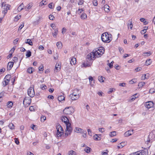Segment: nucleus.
<instances>
[{
  "label": "nucleus",
  "instance_id": "obj_1",
  "mask_svg": "<svg viewBox=\"0 0 155 155\" xmlns=\"http://www.w3.org/2000/svg\"><path fill=\"white\" fill-rule=\"evenodd\" d=\"M103 54L97 50L93 51L89 54L87 57V61L83 65L85 67L90 66L92 64L93 61L96 58L101 57Z\"/></svg>",
  "mask_w": 155,
  "mask_h": 155
},
{
  "label": "nucleus",
  "instance_id": "obj_2",
  "mask_svg": "<svg viewBox=\"0 0 155 155\" xmlns=\"http://www.w3.org/2000/svg\"><path fill=\"white\" fill-rule=\"evenodd\" d=\"M111 34H108L107 33H103L101 36L102 41L104 42L109 43L112 40Z\"/></svg>",
  "mask_w": 155,
  "mask_h": 155
},
{
  "label": "nucleus",
  "instance_id": "obj_3",
  "mask_svg": "<svg viewBox=\"0 0 155 155\" xmlns=\"http://www.w3.org/2000/svg\"><path fill=\"white\" fill-rule=\"evenodd\" d=\"M56 129L57 130V136L58 137H60L63 134L64 130L59 123H58L56 124Z\"/></svg>",
  "mask_w": 155,
  "mask_h": 155
},
{
  "label": "nucleus",
  "instance_id": "obj_4",
  "mask_svg": "<svg viewBox=\"0 0 155 155\" xmlns=\"http://www.w3.org/2000/svg\"><path fill=\"white\" fill-rule=\"evenodd\" d=\"M74 111V108L71 107H66L63 110L64 113L66 115L72 114Z\"/></svg>",
  "mask_w": 155,
  "mask_h": 155
},
{
  "label": "nucleus",
  "instance_id": "obj_5",
  "mask_svg": "<svg viewBox=\"0 0 155 155\" xmlns=\"http://www.w3.org/2000/svg\"><path fill=\"white\" fill-rule=\"evenodd\" d=\"M66 132L65 133V136L67 137L68 136V135H70L71 134L72 131V128L71 126V124L70 123L66 124Z\"/></svg>",
  "mask_w": 155,
  "mask_h": 155
},
{
  "label": "nucleus",
  "instance_id": "obj_6",
  "mask_svg": "<svg viewBox=\"0 0 155 155\" xmlns=\"http://www.w3.org/2000/svg\"><path fill=\"white\" fill-rule=\"evenodd\" d=\"M75 91L78 92V90H74V91L70 95V97L72 100H75L78 99L79 97V94H77L75 92Z\"/></svg>",
  "mask_w": 155,
  "mask_h": 155
},
{
  "label": "nucleus",
  "instance_id": "obj_7",
  "mask_svg": "<svg viewBox=\"0 0 155 155\" xmlns=\"http://www.w3.org/2000/svg\"><path fill=\"white\" fill-rule=\"evenodd\" d=\"M31 102V99L29 97H25L24 99L23 104L27 107L29 106Z\"/></svg>",
  "mask_w": 155,
  "mask_h": 155
},
{
  "label": "nucleus",
  "instance_id": "obj_8",
  "mask_svg": "<svg viewBox=\"0 0 155 155\" xmlns=\"http://www.w3.org/2000/svg\"><path fill=\"white\" fill-rule=\"evenodd\" d=\"M28 95L31 97H33L35 95V93L33 87H30L28 90Z\"/></svg>",
  "mask_w": 155,
  "mask_h": 155
},
{
  "label": "nucleus",
  "instance_id": "obj_9",
  "mask_svg": "<svg viewBox=\"0 0 155 155\" xmlns=\"http://www.w3.org/2000/svg\"><path fill=\"white\" fill-rule=\"evenodd\" d=\"M149 140H155V130H153L150 132L149 135Z\"/></svg>",
  "mask_w": 155,
  "mask_h": 155
},
{
  "label": "nucleus",
  "instance_id": "obj_10",
  "mask_svg": "<svg viewBox=\"0 0 155 155\" xmlns=\"http://www.w3.org/2000/svg\"><path fill=\"white\" fill-rule=\"evenodd\" d=\"M129 155H147V153L146 152L138 151L130 153Z\"/></svg>",
  "mask_w": 155,
  "mask_h": 155
},
{
  "label": "nucleus",
  "instance_id": "obj_11",
  "mask_svg": "<svg viewBox=\"0 0 155 155\" xmlns=\"http://www.w3.org/2000/svg\"><path fill=\"white\" fill-rule=\"evenodd\" d=\"M144 105L146 107L149 109L153 106L154 103L152 101H149L145 102L144 104Z\"/></svg>",
  "mask_w": 155,
  "mask_h": 155
},
{
  "label": "nucleus",
  "instance_id": "obj_12",
  "mask_svg": "<svg viewBox=\"0 0 155 155\" xmlns=\"http://www.w3.org/2000/svg\"><path fill=\"white\" fill-rule=\"evenodd\" d=\"M61 119L62 122H64L65 124L70 123L69 122V120L68 118L65 116H62L61 118Z\"/></svg>",
  "mask_w": 155,
  "mask_h": 155
},
{
  "label": "nucleus",
  "instance_id": "obj_13",
  "mask_svg": "<svg viewBox=\"0 0 155 155\" xmlns=\"http://www.w3.org/2000/svg\"><path fill=\"white\" fill-rule=\"evenodd\" d=\"M14 63L12 62H9L7 65V70H10L13 65Z\"/></svg>",
  "mask_w": 155,
  "mask_h": 155
},
{
  "label": "nucleus",
  "instance_id": "obj_14",
  "mask_svg": "<svg viewBox=\"0 0 155 155\" xmlns=\"http://www.w3.org/2000/svg\"><path fill=\"white\" fill-rule=\"evenodd\" d=\"M2 7H4V10H7L9 9L10 5L8 4H5L4 2H3L2 4Z\"/></svg>",
  "mask_w": 155,
  "mask_h": 155
},
{
  "label": "nucleus",
  "instance_id": "obj_15",
  "mask_svg": "<svg viewBox=\"0 0 155 155\" xmlns=\"http://www.w3.org/2000/svg\"><path fill=\"white\" fill-rule=\"evenodd\" d=\"M133 130H130L125 132L124 134L125 137H128L132 135Z\"/></svg>",
  "mask_w": 155,
  "mask_h": 155
},
{
  "label": "nucleus",
  "instance_id": "obj_16",
  "mask_svg": "<svg viewBox=\"0 0 155 155\" xmlns=\"http://www.w3.org/2000/svg\"><path fill=\"white\" fill-rule=\"evenodd\" d=\"M61 68V66L59 64H56L54 70V71L57 72L60 70Z\"/></svg>",
  "mask_w": 155,
  "mask_h": 155
},
{
  "label": "nucleus",
  "instance_id": "obj_17",
  "mask_svg": "<svg viewBox=\"0 0 155 155\" xmlns=\"http://www.w3.org/2000/svg\"><path fill=\"white\" fill-rule=\"evenodd\" d=\"M9 80H8L7 78H4V81L2 82V84L3 86L4 87L6 85H7L9 82Z\"/></svg>",
  "mask_w": 155,
  "mask_h": 155
},
{
  "label": "nucleus",
  "instance_id": "obj_18",
  "mask_svg": "<svg viewBox=\"0 0 155 155\" xmlns=\"http://www.w3.org/2000/svg\"><path fill=\"white\" fill-rule=\"evenodd\" d=\"M71 64H75L76 62V58L74 57H72L70 61Z\"/></svg>",
  "mask_w": 155,
  "mask_h": 155
},
{
  "label": "nucleus",
  "instance_id": "obj_19",
  "mask_svg": "<svg viewBox=\"0 0 155 155\" xmlns=\"http://www.w3.org/2000/svg\"><path fill=\"white\" fill-rule=\"evenodd\" d=\"M65 97L64 96V94H62V95H60L58 97V100L59 101H61L64 100Z\"/></svg>",
  "mask_w": 155,
  "mask_h": 155
},
{
  "label": "nucleus",
  "instance_id": "obj_20",
  "mask_svg": "<svg viewBox=\"0 0 155 155\" xmlns=\"http://www.w3.org/2000/svg\"><path fill=\"white\" fill-rule=\"evenodd\" d=\"M98 135H99V136H100L101 135H98L96 134L94 136V139L95 140H101V138L100 137L98 136Z\"/></svg>",
  "mask_w": 155,
  "mask_h": 155
},
{
  "label": "nucleus",
  "instance_id": "obj_21",
  "mask_svg": "<svg viewBox=\"0 0 155 155\" xmlns=\"http://www.w3.org/2000/svg\"><path fill=\"white\" fill-rule=\"evenodd\" d=\"M97 51L103 54L104 52V49L103 47H101L99 48Z\"/></svg>",
  "mask_w": 155,
  "mask_h": 155
},
{
  "label": "nucleus",
  "instance_id": "obj_22",
  "mask_svg": "<svg viewBox=\"0 0 155 155\" xmlns=\"http://www.w3.org/2000/svg\"><path fill=\"white\" fill-rule=\"evenodd\" d=\"M74 131L77 133H82L83 132L82 130L78 127H76Z\"/></svg>",
  "mask_w": 155,
  "mask_h": 155
},
{
  "label": "nucleus",
  "instance_id": "obj_23",
  "mask_svg": "<svg viewBox=\"0 0 155 155\" xmlns=\"http://www.w3.org/2000/svg\"><path fill=\"white\" fill-rule=\"evenodd\" d=\"M24 4L23 3L21 4L18 7L17 10L18 11L20 12L23 8Z\"/></svg>",
  "mask_w": 155,
  "mask_h": 155
},
{
  "label": "nucleus",
  "instance_id": "obj_24",
  "mask_svg": "<svg viewBox=\"0 0 155 155\" xmlns=\"http://www.w3.org/2000/svg\"><path fill=\"white\" fill-rule=\"evenodd\" d=\"M26 44H28L32 46L33 45L31 39H27V41L25 42Z\"/></svg>",
  "mask_w": 155,
  "mask_h": 155
},
{
  "label": "nucleus",
  "instance_id": "obj_25",
  "mask_svg": "<svg viewBox=\"0 0 155 155\" xmlns=\"http://www.w3.org/2000/svg\"><path fill=\"white\" fill-rule=\"evenodd\" d=\"M109 6L106 5L104 6V10L105 12H109L110 11V9H109Z\"/></svg>",
  "mask_w": 155,
  "mask_h": 155
},
{
  "label": "nucleus",
  "instance_id": "obj_26",
  "mask_svg": "<svg viewBox=\"0 0 155 155\" xmlns=\"http://www.w3.org/2000/svg\"><path fill=\"white\" fill-rule=\"evenodd\" d=\"M146 83L145 82L141 81L139 83L138 85L139 86V88H141Z\"/></svg>",
  "mask_w": 155,
  "mask_h": 155
},
{
  "label": "nucleus",
  "instance_id": "obj_27",
  "mask_svg": "<svg viewBox=\"0 0 155 155\" xmlns=\"http://www.w3.org/2000/svg\"><path fill=\"white\" fill-rule=\"evenodd\" d=\"M62 43L61 42H58L56 44V45L58 48H62Z\"/></svg>",
  "mask_w": 155,
  "mask_h": 155
},
{
  "label": "nucleus",
  "instance_id": "obj_28",
  "mask_svg": "<svg viewBox=\"0 0 155 155\" xmlns=\"http://www.w3.org/2000/svg\"><path fill=\"white\" fill-rule=\"evenodd\" d=\"M58 32V28H57L55 29L54 32L53 33H52L53 36L54 37H56V35L57 34Z\"/></svg>",
  "mask_w": 155,
  "mask_h": 155
},
{
  "label": "nucleus",
  "instance_id": "obj_29",
  "mask_svg": "<svg viewBox=\"0 0 155 155\" xmlns=\"http://www.w3.org/2000/svg\"><path fill=\"white\" fill-rule=\"evenodd\" d=\"M151 61L150 59H149L146 61L145 62V64L146 65H148L151 64Z\"/></svg>",
  "mask_w": 155,
  "mask_h": 155
},
{
  "label": "nucleus",
  "instance_id": "obj_30",
  "mask_svg": "<svg viewBox=\"0 0 155 155\" xmlns=\"http://www.w3.org/2000/svg\"><path fill=\"white\" fill-rule=\"evenodd\" d=\"M130 23V24L128 23L127 24V26L128 28H130V29L131 30L132 29L133 25L132 23V22L131 21H129Z\"/></svg>",
  "mask_w": 155,
  "mask_h": 155
},
{
  "label": "nucleus",
  "instance_id": "obj_31",
  "mask_svg": "<svg viewBox=\"0 0 155 155\" xmlns=\"http://www.w3.org/2000/svg\"><path fill=\"white\" fill-rule=\"evenodd\" d=\"M151 54V53L150 52V51L146 52H144L143 53V55L144 56H150Z\"/></svg>",
  "mask_w": 155,
  "mask_h": 155
},
{
  "label": "nucleus",
  "instance_id": "obj_32",
  "mask_svg": "<svg viewBox=\"0 0 155 155\" xmlns=\"http://www.w3.org/2000/svg\"><path fill=\"white\" fill-rule=\"evenodd\" d=\"M13 104L12 101H8L7 103V106L8 107H12Z\"/></svg>",
  "mask_w": 155,
  "mask_h": 155
},
{
  "label": "nucleus",
  "instance_id": "obj_33",
  "mask_svg": "<svg viewBox=\"0 0 155 155\" xmlns=\"http://www.w3.org/2000/svg\"><path fill=\"white\" fill-rule=\"evenodd\" d=\"M91 149L88 147H86V148L84 149V151L87 153H88L90 152V150Z\"/></svg>",
  "mask_w": 155,
  "mask_h": 155
},
{
  "label": "nucleus",
  "instance_id": "obj_34",
  "mask_svg": "<svg viewBox=\"0 0 155 155\" xmlns=\"http://www.w3.org/2000/svg\"><path fill=\"white\" fill-rule=\"evenodd\" d=\"M32 68L31 67L28 68L27 69V72L29 74L32 73Z\"/></svg>",
  "mask_w": 155,
  "mask_h": 155
},
{
  "label": "nucleus",
  "instance_id": "obj_35",
  "mask_svg": "<svg viewBox=\"0 0 155 155\" xmlns=\"http://www.w3.org/2000/svg\"><path fill=\"white\" fill-rule=\"evenodd\" d=\"M31 52L28 50L27 51V53L26 54V56L28 58L29 57L31 56Z\"/></svg>",
  "mask_w": 155,
  "mask_h": 155
},
{
  "label": "nucleus",
  "instance_id": "obj_36",
  "mask_svg": "<svg viewBox=\"0 0 155 155\" xmlns=\"http://www.w3.org/2000/svg\"><path fill=\"white\" fill-rule=\"evenodd\" d=\"M89 80L90 85L91 86H92V82L93 81V78H92V77L90 76L89 77Z\"/></svg>",
  "mask_w": 155,
  "mask_h": 155
},
{
  "label": "nucleus",
  "instance_id": "obj_37",
  "mask_svg": "<svg viewBox=\"0 0 155 155\" xmlns=\"http://www.w3.org/2000/svg\"><path fill=\"white\" fill-rule=\"evenodd\" d=\"M8 127L11 129H14V125L12 123H10L8 125Z\"/></svg>",
  "mask_w": 155,
  "mask_h": 155
},
{
  "label": "nucleus",
  "instance_id": "obj_38",
  "mask_svg": "<svg viewBox=\"0 0 155 155\" xmlns=\"http://www.w3.org/2000/svg\"><path fill=\"white\" fill-rule=\"evenodd\" d=\"M103 78L105 79L104 78L101 76V77H98V79L100 82H104V80H103Z\"/></svg>",
  "mask_w": 155,
  "mask_h": 155
},
{
  "label": "nucleus",
  "instance_id": "obj_39",
  "mask_svg": "<svg viewBox=\"0 0 155 155\" xmlns=\"http://www.w3.org/2000/svg\"><path fill=\"white\" fill-rule=\"evenodd\" d=\"M147 74H145L144 75H143L141 77V80H144L145 79H148V76L147 77H146Z\"/></svg>",
  "mask_w": 155,
  "mask_h": 155
},
{
  "label": "nucleus",
  "instance_id": "obj_40",
  "mask_svg": "<svg viewBox=\"0 0 155 155\" xmlns=\"http://www.w3.org/2000/svg\"><path fill=\"white\" fill-rule=\"evenodd\" d=\"M116 135V133L115 131H113L110 133V137H113Z\"/></svg>",
  "mask_w": 155,
  "mask_h": 155
},
{
  "label": "nucleus",
  "instance_id": "obj_41",
  "mask_svg": "<svg viewBox=\"0 0 155 155\" xmlns=\"http://www.w3.org/2000/svg\"><path fill=\"white\" fill-rule=\"evenodd\" d=\"M4 92H2L0 93V102L2 100V97L4 96Z\"/></svg>",
  "mask_w": 155,
  "mask_h": 155
},
{
  "label": "nucleus",
  "instance_id": "obj_42",
  "mask_svg": "<svg viewBox=\"0 0 155 155\" xmlns=\"http://www.w3.org/2000/svg\"><path fill=\"white\" fill-rule=\"evenodd\" d=\"M32 3H29L28 4V7L27 8V9L26 10V11H27L28 10L30 9L32 6Z\"/></svg>",
  "mask_w": 155,
  "mask_h": 155
},
{
  "label": "nucleus",
  "instance_id": "obj_43",
  "mask_svg": "<svg viewBox=\"0 0 155 155\" xmlns=\"http://www.w3.org/2000/svg\"><path fill=\"white\" fill-rule=\"evenodd\" d=\"M133 97H135V98H132L131 99V100L132 101L134 100L136 98H137L138 97V96L137 94H136L133 95Z\"/></svg>",
  "mask_w": 155,
  "mask_h": 155
},
{
  "label": "nucleus",
  "instance_id": "obj_44",
  "mask_svg": "<svg viewBox=\"0 0 155 155\" xmlns=\"http://www.w3.org/2000/svg\"><path fill=\"white\" fill-rule=\"evenodd\" d=\"M41 121L44 122L46 120V117L44 116H42L41 118Z\"/></svg>",
  "mask_w": 155,
  "mask_h": 155
},
{
  "label": "nucleus",
  "instance_id": "obj_45",
  "mask_svg": "<svg viewBox=\"0 0 155 155\" xmlns=\"http://www.w3.org/2000/svg\"><path fill=\"white\" fill-rule=\"evenodd\" d=\"M47 87V86L44 84H42L41 86V88L43 90L46 89Z\"/></svg>",
  "mask_w": 155,
  "mask_h": 155
},
{
  "label": "nucleus",
  "instance_id": "obj_46",
  "mask_svg": "<svg viewBox=\"0 0 155 155\" xmlns=\"http://www.w3.org/2000/svg\"><path fill=\"white\" fill-rule=\"evenodd\" d=\"M75 155V154L74 151L73 150H71L69 152L68 155Z\"/></svg>",
  "mask_w": 155,
  "mask_h": 155
},
{
  "label": "nucleus",
  "instance_id": "obj_47",
  "mask_svg": "<svg viewBox=\"0 0 155 155\" xmlns=\"http://www.w3.org/2000/svg\"><path fill=\"white\" fill-rule=\"evenodd\" d=\"M87 18V15L86 14H82L81 15V18L85 19Z\"/></svg>",
  "mask_w": 155,
  "mask_h": 155
},
{
  "label": "nucleus",
  "instance_id": "obj_48",
  "mask_svg": "<svg viewBox=\"0 0 155 155\" xmlns=\"http://www.w3.org/2000/svg\"><path fill=\"white\" fill-rule=\"evenodd\" d=\"M93 3L94 6H97V0H94L93 1Z\"/></svg>",
  "mask_w": 155,
  "mask_h": 155
},
{
  "label": "nucleus",
  "instance_id": "obj_49",
  "mask_svg": "<svg viewBox=\"0 0 155 155\" xmlns=\"http://www.w3.org/2000/svg\"><path fill=\"white\" fill-rule=\"evenodd\" d=\"M15 143L17 145H18L19 143V142L18 139L17 138H15L14 139Z\"/></svg>",
  "mask_w": 155,
  "mask_h": 155
},
{
  "label": "nucleus",
  "instance_id": "obj_50",
  "mask_svg": "<svg viewBox=\"0 0 155 155\" xmlns=\"http://www.w3.org/2000/svg\"><path fill=\"white\" fill-rule=\"evenodd\" d=\"M115 91V89L114 88H110V89L109 90L108 92V94H110L112 92L114 91Z\"/></svg>",
  "mask_w": 155,
  "mask_h": 155
},
{
  "label": "nucleus",
  "instance_id": "obj_51",
  "mask_svg": "<svg viewBox=\"0 0 155 155\" xmlns=\"http://www.w3.org/2000/svg\"><path fill=\"white\" fill-rule=\"evenodd\" d=\"M18 40L19 39L18 38H16L15 40H14L13 41V43L14 45H16L17 43Z\"/></svg>",
  "mask_w": 155,
  "mask_h": 155
},
{
  "label": "nucleus",
  "instance_id": "obj_52",
  "mask_svg": "<svg viewBox=\"0 0 155 155\" xmlns=\"http://www.w3.org/2000/svg\"><path fill=\"white\" fill-rule=\"evenodd\" d=\"M114 61H112L110 63H109L108 64V66H109L110 68H111L113 67V64L114 63Z\"/></svg>",
  "mask_w": 155,
  "mask_h": 155
},
{
  "label": "nucleus",
  "instance_id": "obj_53",
  "mask_svg": "<svg viewBox=\"0 0 155 155\" xmlns=\"http://www.w3.org/2000/svg\"><path fill=\"white\" fill-rule=\"evenodd\" d=\"M49 18L50 20H53L54 17L53 15H50L49 16Z\"/></svg>",
  "mask_w": 155,
  "mask_h": 155
},
{
  "label": "nucleus",
  "instance_id": "obj_54",
  "mask_svg": "<svg viewBox=\"0 0 155 155\" xmlns=\"http://www.w3.org/2000/svg\"><path fill=\"white\" fill-rule=\"evenodd\" d=\"M155 92V90L153 88H151L149 91V93L153 94Z\"/></svg>",
  "mask_w": 155,
  "mask_h": 155
},
{
  "label": "nucleus",
  "instance_id": "obj_55",
  "mask_svg": "<svg viewBox=\"0 0 155 155\" xmlns=\"http://www.w3.org/2000/svg\"><path fill=\"white\" fill-rule=\"evenodd\" d=\"M5 70L4 68H2V69H0V74L3 73Z\"/></svg>",
  "mask_w": 155,
  "mask_h": 155
},
{
  "label": "nucleus",
  "instance_id": "obj_56",
  "mask_svg": "<svg viewBox=\"0 0 155 155\" xmlns=\"http://www.w3.org/2000/svg\"><path fill=\"white\" fill-rule=\"evenodd\" d=\"M99 130L100 132L102 133L105 131V129L104 128H100L99 129Z\"/></svg>",
  "mask_w": 155,
  "mask_h": 155
},
{
  "label": "nucleus",
  "instance_id": "obj_57",
  "mask_svg": "<svg viewBox=\"0 0 155 155\" xmlns=\"http://www.w3.org/2000/svg\"><path fill=\"white\" fill-rule=\"evenodd\" d=\"M136 82V80H135V79H132L131 81H130V84H133L134 83Z\"/></svg>",
  "mask_w": 155,
  "mask_h": 155
},
{
  "label": "nucleus",
  "instance_id": "obj_58",
  "mask_svg": "<svg viewBox=\"0 0 155 155\" xmlns=\"http://www.w3.org/2000/svg\"><path fill=\"white\" fill-rule=\"evenodd\" d=\"M16 47V46H14L13 47V48L10 50V52H12L13 53L14 52L15 49Z\"/></svg>",
  "mask_w": 155,
  "mask_h": 155
},
{
  "label": "nucleus",
  "instance_id": "obj_59",
  "mask_svg": "<svg viewBox=\"0 0 155 155\" xmlns=\"http://www.w3.org/2000/svg\"><path fill=\"white\" fill-rule=\"evenodd\" d=\"M84 1L83 0H80L78 3V4L79 5H82L84 3Z\"/></svg>",
  "mask_w": 155,
  "mask_h": 155
},
{
  "label": "nucleus",
  "instance_id": "obj_60",
  "mask_svg": "<svg viewBox=\"0 0 155 155\" xmlns=\"http://www.w3.org/2000/svg\"><path fill=\"white\" fill-rule=\"evenodd\" d=\"M140 21L141 22H143L145 24V25H146V23H145L146 21H145V19L144 18H141L140 19Z\"/></svg>",
  "mask_w": 155,
  "mask_h": 155
},
{
  "label": "nucleus",
  "instance_id": "obj_61",
  "mask_svg": "<svg viewBox=\"0 0 155 155\" xmlns=\"http://www.w3.org/2000/svg\"><path fill=\"white\" fill-rule=\"evenodd\" d=\"M142 69V68L141 67H138V68H136L135 69V70L136 71H140V70H141Z\"/></svg>",
  "mask_w": 155,
  "mask_h": 155
},
{
  "label": "nucleus",
  "instance_id": "obj_62",
  "mask_svg": "<svg viewBox=\"0 0 155 155\" xmlns=\"http://www.w3.org/2000/svg\"><path fill=\"white\" fill-rule=\"evenodd\" d=\"M38 48L40 50H42L44 49V48L43 46L42 45H40L39 46Z\"/></svg>",
  "mask_w": 155,
  "mask_h": 155
},
{
  "label": "nucleus",
  "instance_id": "obj_63",
  "mask_svg": "<svg viewBox=\"0 0 155 155\" xmlns=\"http://www.w3.org/2000/svg\"><path fill=\"white\" fill-rule=\"evenodd\" d=\"M87 132H88V134L89 135H90L91 136L92 133H91V130L90 129H88L87 130Z\"/></svg>",
  "mask_w": 155,
  "mask_h": 155
},
{
  "label": "nucleus",
  "instance_id": "obj_64",
  "mask_svg": "<svg viewBox=\"0 0 155 155\" xmlns=\"http://www.w3.org/2000/svg\"><path fill=\"white\" fill-rule=\"evenodd\" d=\"M51 26L53 29H54V28L56 27L55 25L54 24H51Z\"/></svg>",
  "mask_w": 155,
  "mask_h": 155
}]
</instances>
